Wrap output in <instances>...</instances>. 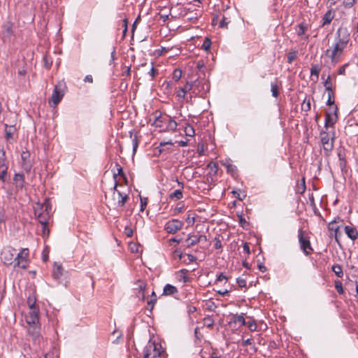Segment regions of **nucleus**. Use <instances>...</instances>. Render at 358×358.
<instances>
[{
    "label": "nucleus",
    "mask_w": 358,
    "mask_h": 358,
    "mask_svg": "<svg viewBox=\"0 0 358 358\" xmlns=\"http://www.w3.org/2000/svg\"><path fill=\"white\" fill-rule=\"evenodd\" d=\"M350 35L347 28L340 27L336 34V42L331 48L326 50L324 55L331 59L332 64L340 60L344 49L350 41Z\"/></svg>",
    "instance_id": "nucleus-1"
},
{
    "label": "nucleus",
    "mask_w": 358,
    "mask_h": 358,
    "mask_svg": "<svg viewBox=\"0 0 358 358\" xmlns=\"http://www.w3.org/2000/svg\"><path fill=\"white\" fill-rule=\"evenodd\" d=\"M166 353L161 344L150 340L143 350V358H166Z\"/></svg>",
    "instance_id": "nucleus-2"
},
{
    "label": "nucleus",
    "mask_w": 358,
    "mask_h": 358,
    "mask_svg": "<svg viewBox=\"0 0 358 358\" xmlns=\"http://www.w3.org/2000/svg\"><path fill=\"white\" fill-rule=\"evenodd\" d=\"M334 139V131L329 132L322 131L320 132V140L326 156H329L330 152L333 150Z\"/></svg>",
    "instance_id": "nucleus-3"
},
{
    "label": "nucleus",
    "mask_w": 358,
    "mask_h": 358,
    "mask_svg": "<svg viewBox=\"0 0 358 358\" xmlns=\"http://www.w3.org/2000/svg\"><path fill=\"white\" fill-rule=\"evenodd\" d=\"M29 250L28 248H22L20 252L16 253L14 267L27 269L29 266Z\"/></svg>",
    "instance_id": "nucleus-4"
},
{
    "label": "nucleus",
    "mask_w": 358,
    "mask_h": 358,
    "mask_svg": "<svg viewBox=\"0 0 358 358\" xmlns=\"http://www.w3.org/2000/svg\"><path fill=\"white\" fill-rule=\"evenodd\" d=\"M17 250L12 247H6L1 253V259L3 263L6 266H10L15 264Z\"/></svg>",
    "instance_id": "nucleus-5"
},
{
    "label": "nucleus",
    "mask_w": 358,
    "mask_h": 358,
    "mask_svg": "<svg viewBox=\"0 0 358 358\" xmlns=\"http://www.w3.org/2000/svg\"><path fill=\"white\" fill-rule=\"evenodd\" d=\"M338 110L337 106H334L333 107H329V111L326 113L324 122V127L326 129L334 127V125L337 122L338 118Z\"/></svg>",
    "instance_id": "nucleus-6"
},
{
    "label": "nucleus",
    "mask_w": 358,
    "mask_h": 358,
    "mask_svg": "<svg viewBox=\"0 0 358 358\" xmlns=\"http://www.w3.org/2000/svg\"><path fill=\"white\" fill-rule=\"evenodd\" d=\"M298 236L301 249L306 255H309L313 251L309 237L304 236V231L302 229L299 230Z\"/></svg>",
    "instance_id": "nucleus-7"
},
{
    "label": "nucleus",
    "mask_w": 358,
    "mask_h": 358,
    "mask_svg": "<svg viewBox=\"0 0 358 358\" xmlns=\"http://www.w3.org/2000/svg\"><path fill=\"white\" fill-rule=\"evenodd\" d=\"M183 222L176 219H173L167 222L165 224L164 229L169 233L174 234L181 229Z\"/></svg>",
    "instance_id": "nucleus-8"
},
{
    "label": "nucleus",
    "mask_w": 358,
    "mask_h": 358,
    "mask_svg": "<svg viewBox=\"0 0 358 358\" xmlns=\"http://www.w3.org/2000/svg\"><path fill=\"white\" fill-rule=\"evenodd\" d=\"M338 157L339 160V167L341 170V172L344 173H347V161H346V155L345 150L339 149L338 151Z\"/></svg>",
    "instance_id": "nucleus-9"
},
{
    "label": "nucleus",
    "mask_w": 358,
    "mask_h": 358,
    "mask_svg": "<svg viewBox=\"0 0 358 358\" xmlns=\"http://www.w3.org/2000/svg\"><path fill=\"white\" fill-rule=\"evenodd\" d=\"M210 84L205 80H196V89H198V92L201 96H203L210 90Z\"/></svg>",
    "instance_id": "nucleus-10"
},
{
    "label": "nucleus",
    "mask_w": 358,
    "mask_h": 358,
    "mask_svg": "<svg viewBox=\"0 0 358 358\" xmlns=\"http://www.w3.org/2000/svg\"><path fill=\"white\" fill-rule=\"evenodd\" d=\"M42 210L43 206L39 207L38 209L36 208L34 210V215L42 224L43 230H45L48 224V218L46 215Z\"/></svg>",
    "instance_id": "nucleus-11"
},
{
    "label": "nucleus",
    "mask_w": 358,
    "mask_h": 358,
    "mask_svg": "<svg viewBox=\"0 0 358 358\" xmlns=\"http://www.w3.org/2000/svg\"><path fill=\"white\" fill-rule=\"evenodd\" d=\"M63 96V91L58 86L56 85L54 88L50 101H51L56 106L61 101Z\"/></svg>",
    "instance_id": "nucleus-12"
},
{
    "label": "nucleus",
    "mask_w": 358,
    "mask_h": 358,
    "mask_svg": "<svg viewBox=\"0 0 358 358\" xmlns=\"http://www.w3.org/2000/svg\"><path fill=\"white\" fill-rule=\"evenodd\" d=\"M136 285L137 286L136 289H138V292H136V296L142 301L145 300V291L147 286L146 283L141 280H138L136 282Z\"/></svg>",
    "instance_id": "nucleus-13"
},
{
    "label": "nucleus",
    "mask_w": 358,
    "mask_h": 358,
    "mask_svg": "<svg viewBox=\"0 0 358 358\" xmlns=\"http://www.w3.org/2000/svg\"><path fill=\"white\" fill-rule=\"evenodd\" d=\"M28 324H38V309L30 310L29 315L26 317Z\"/></svg>",
    "instance_id": "nucleus-14"
},
{
    "label": "nucleus",
    "mask_w": 358,
    "mask_h": 358,
    "mask_svg": "<svg viewBox=\"0 0 358 358\" xmlns=\"http://www.w3.org/2000/svg\"><path fill=\"white\" fill-rule=\"evenodd\" d=\"M64 275V269L61 264L55 263V268L52 271V277L54 279L60 281L62 277Z\"/></svg>",
    "instance_id": "nucleus-15"
},
{
    "label": "nucleus",
    "mask_w": 358,
    "mask_h": 358,
    "mask_svg": "<svg viewBox=\"0 0 358 358\" xmlns=\"http://www.w3.org/2000/svg\"><path fill=\"white\" fill-rule=\"evenodd\" d=\"M13 181L16 188L22 189L24 187L25 179L22 173H15L13 177Z\"/></svg>",
    "instance_id": "nucleus-16"
},
{
    "label": "nucleus",
    "mask_w": 358,
    "mask_h": 358,
    "mask_svg": "<svg viewBox=\"0 0 358 358\" xmlns=\"http://www.w3.org/2000/svg\"><path fill=\"white\" fill-rule=\"evenodd\" d=\"M158 113H159V111H156L154 113L155 120H154L153 122L152 123V124L155 125L157 127H162L163 123L167 122V116L162 117L160 113L157 115Z\"/></svg>",
    "instance_id": "nucleus-17"
},
{
    "label": "nucleus",
    "mask_w": 358,
    "mask_h": 358,
    "mask_svg": "<svg viewBox=\"0 0 358 358\" xmlns=\"http://www.w3.org/2000/svg\"><path fill=\"white\" fill-rule=\"evenodd\" d=\"M344 230L347 236L352 241H355L357 238L358 231L355 227L345 226Z\"/></svg>",
    "instance_id": "nucleus-18"
},
{
    "label": "nucleus",
    "mask_w": 358,
    "mask_h": 358,
    "mask_svg": "<svg viewBox=\"0 0 358 358\" xmlns=\"http://www.w3.org/2000/svg\"><path fill=\"white\" fill-rule=\"evenodd\" d=\"M28 333L33 338H36L40 336V326L38 324H29Z\"/></svg>",
    "instance_id": "nucleus-19"
},
{
    "label": "nucleus",
    "mask_w": 358,
    "mask_h": 358,
    "mask_svg": "<svg viewBox=\"0 0 358 358\" xmlns=\"http://www.w3.org/2000/svg\"><path fill=\"white\" fill-rule=\"evenodd\" d=\"M334 17V12L332 10H328L322 17V27L329 24Z\"/></svg>",
    "instance_id": "nucleus-20"
},
{
    "label": "nucleus",
    "mask_w": 358,
    "mask_h": 358,
    "mask_svg": "<svg viewBox=\"0 0 358 358\" xmlns=\"http://www.w3.org/2000/svg\"><path fill=\"white\" fill-rule=\"evenodd\" d=\"M194 87V93H196V80L193 83H190L187 82L186 85L181 88V92H182V94H180V93H178V96L179 97H185V94L192 90Z\"/></svg>",
    "instance_id": "nucleus-21"
},
{
    "label": "nucleus",
    "mask_w": 358,
    "mask_h": 358,
    "mask_svg": "<svg viewBox=\"0 0 358 358\" xmlns=\"http://www.w3.org/2000/svg\"><path fill=\"white\" fill-rule=\"evenodd\" d=\"M320 67L317 64H312L310 68V76L312 80L317 82L319 78V74L320 72Z\"/></svg>",
    "instance_id": "nucleus-22"
},
{
    "label": "nucleus",
    "mask_w": 358,
    "mask_h": 358,
    "mask_svg": "<svg viewBox=\"0 0 358 358\" xmlns=\"http://www.w3.org/2000/svg\"><path fill=\"white\" fill-rule=\"evenodd\" d=\"M117 206L120 207H123L129 199L128 195L126 194H122L120 191H117Z\"/></svg>",
    "instance_id": "nucleus-23"
},
{
    "label": "nucleus",
    "mask_w": 358,
    "mask_h": 358,
    "mask_svg": "<svg viewBox=\"0 0 358 358\" xmlns=\"http://www.w3.org/2000/svg\"><path fill=\"white\" fill-rule=\"evenodd\" d=\"M178 292V289L170 284H166L163 290V294L166 296H170L173 295L174 294H176Z\"/></svg>",
    "instance_id": "nucleus-24"
},
{
    "label": "nucleus",
    "mask_w": 358,
    "mask_h": 358,
    "mask_svg": "<svg viewBox=\"0 0 358 358\" xmlns=\"http://www.w3.org/2000/svg\"><path fill=\"white\" fill-rule=\"evenodd\" d=\"M306 189L305 178H302L301 182H297L296 187V192L297 194H303Z\"/></svg>",
    "instance_id": "nucleus-25"
},
{
    "label": "nucleus",
    "mask_w": 358,
    "mask_h": 358,
    "mask_svg": "<svg viewBox=\"0 0 358 358\" xmlns=\"http://www.w3.org/2000/svg\"><path fill=\"white\" fill-rule=\"evenodd\" d=\"M12 24L10 22H7L3 26V34L5 37H10L13 35Z\"/></svg>",
    "instance_id": "nucleus-26"
},
{
    "label": "nucleus",
    "mask_w": 358,
    "mask_h": 358,
    "mask_svg": "<svg viewBox=\"0 0 358 358\" xmlns=\"http://www.w3.org/2000/svg\"><path fill=\"white\" fill-rule=\"evenodd\" d=\"M156 302H157V295H156L155 292L153 291L151 294L150 299L147 301L148 309L150 310V312L153 310Z\"/></svg>",
    "instance_id": "nucleus-27"
},
{
    "label": "nucleus",
    "mask_w": 358,
    "mask_h": 358,
    "mask_svg": "<svg viewBox=\"0 0 358 358\" xmlns=\"http://www.w3.org/2000/svg\"><path fill=\"white\" fill-rule=\"evenodd\" d=\"M115 167L117 168V172L113 173L114 180H117V176H122L125 180H127V177L123 172L122 166L118 163H115Z\"/></svg>",
    "instance_id": "nucleus-28"
},
{
    "label": "nucleus",
    "mask_w": 358,
    "mask_h": 358,
    "mask_svg": "<svg viewBox=\"0 0 358 358\" xmlns=\"http://www.w3.org/2000/svg\"><path fill=\"white\" fill-rule=\"evenodd\" d=\"M167 126L166 129L175 131L177 129L178 124L176 121L171 119V117L167 116Z\"/></svg>",
    "instance_id": "nucleus-29"
},
{
    "label": "nucleus",
    "mask_w": 358,
    "mask_h": 358,
    "mask_svg": "<svg viewBox=\"0 0 358 358\" xmlns=\"http://www.w3.org/2000/svg\"><path fill=\"white\" fill-rule=\"evenodd\" d=\"M5 127V137L6 140H9L10 138H13V135L15 131V128L13 126H8V124H6Z\"/></svg>",
    "instance_id": "nucleus-30"
},
{
    "label": "nucleus",
    "mask_w": 358,
    "mask_h": 358,
    "mask_svg": "<svg viewBox=\"0 0 358 358\" xmlns=\"http://www.w3.org/2000/svg\"><path fill=\"white\" fill-rule=\"evenodd\" d=\"M183 194L182 190L176 189L173 193L169 194V199L171 200H180L182 198Z\"/></svg>",
    "instance_id": "nucleus-31"
},
{
    "label": "nucleus",
    "mask_w": 358,
    "mask_h": 358,
    "mask_svg": "<svg viewBox=\"0 0 358 358\" xmlns=\"http://www.w3.org/2000/svg\"><path fill=\"white\" fill-rule=\"evenodd\" d=\"M187 243V247L190 248L196 243H198L197 236H189L188 238L185 240Z\"/></svg>",
    "instance_id": "nucleus-32"
},
{
    "label": "nucleus",
    "mask_w": 358,
    "mask_h": 358,
    "mask_svg": "<svg viewBox=\"0 0 358 358\" xmlns=\"http://www.w3.org/2000/svg\"><path fill=\"white\" fill-rule=\"evenodd\" d=\"M332 271L335 273L336 276L338 278H342L343 275V269L341 265L335 264L331 268Z\"/></svg>",
    "instance_id": "nucleus-33"
},
{
    "label": "nucleus",
    "mask_w": 358,
    "mask_h": 358,
    "mask_svg": "<svg viewBox=\"0 0 358 358\" xmlns=\"http://www.w3.org/2000/svg\"><path fill=\"white\" fill-rule=\"evenodd\" d=\"M43 61L44 67L47 69H50L52 64V58L50 56L45 55L43 56Z\"/></svg>",
    "instance_id": "nucleus-34"
},
{
    "label": "nucleus",
    "mask_w": 358,
    "mask_h": 358,
    "mask_svg": "<svg viewBox=\"0 0 358 358\" xmlns=\"http://www.w3.org/2000/svg\"><path fill=\"white\" fill-rule=\"evenodd\" d=\"M233 321L234 322H239L241 325H245L246 324V321L243 317V314L242 315H238L234 314L233 315Z\"/></svg>",
    "instance_id": "nucleus-35"
},
{
    "label": "nucleus",
    "mask_w": 358,
    "mask_h": 358,
    "mask_svg": "<svg viewBox=\"0 0 358 358\" xmlns=\"http://www.w3.org/2000/svg\"><path fill=\"white\" fill-rule=\"evenodd\" d=\"M298 52L296 50H292L287 54V62L292 64L297 57Z\"/></svg>",
    "instance_id": "nucleus-36"
},
{
    "label": "nucleus",
    "mask_w": 358,
    "mask_h": 358,
    "mask_svg": "<svg viewBox=\"0 0 358 358\" xmlns=\"http://www.w3.org/2000/svg\"><path fill=\"white\" fill-rule=\"evenodd\" d=\"M308 27L304 23H301L298 25V28L296 29V33L299 36H302L306 31Z\"/></svg>",
    "instance_id": "nucleus-37"
},
{
    "label": "nucleus",
    "mask_w": 358,
    "mask_h": 358,
    "mask_svg": "<svg viewBox=\"0 0 358 358\" xmlns=\"http://www.w3.org/2000/svg\"><path fill=\"white\" fill-rule=\"evenodd\" d=\"M188 272H189V271L185 268H182L179 271V273L182 274L181 280H182L183 282H187L190 280L189 278L187 275Z\"/></svg>",
    "instance_id": "nucleus-38"
},
{
    "label": "nucleus",
    "mask_w": 358,
    "mask_h": 358,
    "mask_svg": "<svg viewBox=\"0 0 358 358\" xmlns=\"http://www.w3.org/2000/svg\"><path fill=\"white\" fill-rule=\"evenodd\" d=\"M334 94L333 93V91L328 92V99L327 101V105L329 106L330 107H333L334 105Z\"/></svg>",
    "instance_id": "nucleus-39"
},
{
    "label": "nucleus",
    "mask_w": 358,
    "mask_h": 358,
    "mask_svg": "<svg viewBox=\"0 0 358 358\" xmlns=\"http://www.w3.org/2000/svg\"><path fill=\"white\" fill-rule=\"evenodd\" d=\"M324 86L325 87V90L328 92L333 91L331 82V76H328L326 80L324 82Z\"/></svg>",
    "instance_id": "nucleus-40"
},
{
    "label": "nucleus",
    "mask_w": 358,
    "mask_h": 358,
    "mask_svg": "<svg viewBox=\"0 0 358 358\" xmlns=\"http://www.w3.org/2000/svg\"><path fill=\"white\" fill-rule=\"evenodd\" d=\"M185 133L186 136H194L195 134L194 129L192 126L187 124L185 128Z\"/></svg>",
    "instance_id": "nucleus-41"
},
{
    "label": "nucleus",
    "mask_w": 358,
    "mask_h": 358,
    "mask_svg": "<svg viewBox=\"0 0 358 358\" xmlns=\"http://www.w3.org/2000/svg\"><path fill=\"white\" fill-rule=\"evenodd\" d=\"M271 92L272 96L274 97H278L279 95V87L276 83H272L271 85Z\"/></svg>",
    "instance_id": "nucleus-42"
},
{
    "label": "nucleus",
    "mask_w": 358,
    "mask_h": 358,
    "mask_svg": "<svg viewBox=\"0 0 358 358\" xmlns=\"http://www.w3.org/2000/svg\"><path fill=\"white\" fill-rule=\"evenodd\" d=\"M244 326H247L252 331H255L257 329V324L254 320L246 322Z\"/></svg>",
    "instance_id": "nucleus-43"
},
{
    "label": "nucleus",
    "mask_w": 358,
    "mask_h": 358,
    "mask_svg": "<svg viewBox=\"0 0 358 358\" xmlns=\"http://www.w3.org/2000/svg\"><path fill=\"white\" fill-rule=\"evenodd\" d=\"M32 167V164L30 161L22 162V168L27 173H29Z\"/></svg>",
    "instance_id": "nucleus-44"
},
{
    "label": "nucleus",
    "mask_w": 358,
    "mask_h": 358,
    "mask_svg": "<svg viewBox=\"0 0 358 358\" xmlns=\"http://www.w3.org/2000/svg\"><path fill=\"white\" fill-rule=\"evenodd\" d=\"M335 289H336L338 293L340 294H342L344 293V290L343 288V284H342V282L340 280L335 281Z\"/></svg>",
    "instance_id": "nucleus-45"
},
{
    "label": "nucleus",
    "mask_w": 358,
    "mask_h": 358,
    "mask_svg": "<svg viewBox=\"0 0 358 358\" xmlns=\"http://www.w3.org/2000/svg\"><path fill=\"white\" fill-rule=\"evenodd\" d=\"M182 77V71L179 69H176L173 72V79L176 81H178Z\"/></svg>",
    "instance_id": "nucleus-46"
},
{
    "label": "nucleus",
    "mask_w": 358,
    "mask_h": 358,
    "mask_svg": "<svg viewBox=\"0 0 358 358\" xmlns=\"http://www.w3.org/2000/svg\"><path fill=\"white\" fill-rule=\"evenodd\" d=\"M210 45H211V41H210V39L209 38H205L201 48L204 50L207 51V50H208L210 49Z\"/></svg>",
    "instance_id": "nucleus-47"
},
{
    "label": "nucleus",
    "mask_w": 358,
    "mask_h": 358,
    "mask_svg": "<svg viewBox=\"0 0 358 358\" xmlns=\"http://www.w3.org/2000/svg\"><path fill=\"white\" fill-rule=\"evenodd\" d=\"M8 168L0 169V180L4 182L6 180Z\"/></svg>",
    "instance_id": "nucleus-48"
},
{
    "label": "nucleus",
    "mask_w": 358,
    "mask_h": 358,
    "mask_svg": "<svg viewBox=\"0 0 358 358\" xmlns=\"http://www.w3.org/2000/svg\"><path fill=\"white\" fill-rule=\"evenodd\" d=\"M27 303L30 310L38 309L36 307V299L29 298L27 300Z\"/></svg>",
    "instance_id": "nucleus-49"
},
{
    "label": "nucleus",
    "mask_w": 358,
    "mask_h": 358,
    "mask_svg": "<svg viewBox=\"0 0 358 358\" xmlns=\"http://www.w3.org/2000/svg\"><path fill=\"white\" fill-rule=\"evenodd\" d=\"M30 157V153L29 151H23L21 154L22 162H28Z\"/></svg>",
    "instance_id": "nucleus-50"
},
{
    "label": "nucleus",
    "mask_w": 358,
    "mask_h": 358,
    "mask_svg": "<svg viewBox=\"0 0 358 358\" xmlns=\"http://www.w3.org/2000/svg\"><path fill=\"white\" fill-rule=\"evenodd\" d=\"M229 23V21L227 20V18L225 16H223L222 20L220 22V27L221 28H227V25Z\"/></svg>",
    "instance_id": "nucleus-51"
},
{
    "label": "nucleus",
    "mask_w": 358,
    "mask_h": 358,
    "mask_svg": "<svg viewBox=\"0 0 358 358\" xmlns=\"http://www.w3.org/2000/svg\"><path fill=\"white\" fill-rule=\"evenodd\" d=\"M132 143H133V152H134V153H135L136 152V150L138 146V138H137L136 135L134 136V137L132 140Z\"/></svg>",
    "instance_id": "nucleus-52"
},
{
    "label": "nucleus",
    "mask_w": 358,
    "mask_h": 358,
    "mask_svg": "<svg viewBox=\"0 0 358 358\" xmlns=\"http://www.w3.org/2000/svg\"><path fill=\"white\" fill-rule=\"evenodd\" d=\"M205 324L208 328H212L214 325V322L210 317L204 318Z\"/></svg>",
    "instance_id": "nucleus-53"
},
{
    "label": "nucleus",
    "mask_w": 358,
    "mask_h": 358,
    "mask_svg": "<svg viewBox=\"0 0 358 358\" xmlns=\"http://www.w3.org/2000/svg\"><path fill=\"white\" fill-rule=\"evenodd\" d=\"M124 233L127 237H131L134 232L133 229L130 227L127 226L124 228Z\"/></svg>",
    "instance_id": "nucleus-54"
},
{
    "label": "nucleus",
    "mask_w": 358,
    "mask_h": 358,
    "mask_svg": "<svg viewBox=\"0 0 358 358\" xmlns=\"http://www.w3.org/2000/svg\"><path fill=\"white\" fill-rule=\"evenodd\" d=\"M236 282H237L238 285L241 288L246 287V280L243 278H238L236 279Z\"/></svg>",
    "instance_id": "nucleus-55"
},
{
    "label": "nucleus",
    "mask_w": 358,
    "mask_h": 358,
    "mask_svg": "<svg viewBox=\"0 0 358 358\" xmlns=\"http://www.w3.org/2000/svg\"><path fill=\"white\" fill-rule=\"evenodd\" d=\"M148 204V198L141 197V211H143Z\"/></svg>",
    "instance_id": "nucleus-56"
},
{
    "label": "nucleus",
    "mask_w": 358,
    "mask_h": 358,
    "mask_svg": "<svg viewBox=\"0 0 358 358\" xmlns=\"http://www.w3.org/2000/svg\"><path fill=\"white\" fill-rule=\"evenodd\" d=\"M357 1V0H344L343 3L345 7L351 8Z\"/></svg>",
    "instance_id": "nucleus-57"
},
{
    "label": "nucleus",
    "mask_w": 358,
    "mask_h": 358,
    "mask_svg": "<svg viewBox=\"0 0 358 358\" xmlns=\"http://www.w3.org/2000/svg\"><path fill=\"white\" fill-rule=\"evenodd\" d=\"M239 224L243 227L245 228V225L248 224L243 215H238Z\"/></svg>",
    "instance_id": "nucleus-58"
},
{
    "label": "nucleus",
    "mask_w": 358,
    "mask_h": 358,
    "mask_svg": "<svg viewBox=\"0 0 358 358\" xmlns=\"http://www.w3.org/2000/svg\"><path fill=\"white\" fill-rule=\"evenodd\" d=\"M6 157H3V155L0 157V169L8 168V166L6 164Z\"/></svg>",
    "instance_id": "nucleus-59"
},
{
    "label": "nucleus",
    "mask_w": 358,
    "mask_h": 358,
    "mask_svg": "<svg viewBox=\"0 0 358 358\" xmlns=\"http://www.w3.org/2000/svg\"><path fill=\"white\" fill-rule=\"evenodd\" d=\"M225 166L228 172L233 173L236 170V167L231 164H225Z\"/></svg>",
    "instance_id": "nucleus-60"
},
{
    "label": "nucleus",
    "mask_w": 358,
    "mask_h": 358,
    "mask_svg": "<svg viewBox=\"0 0 358 358\" xmlns=\"http://www.w3.org/2000/svg\"><path fill=\"white\" fill-rule=\"evenodd\" d=\"M348 64H345L340 66L338 70V75H345V69L348 66Z\"/></svg>",
    "instance_id": "nucleus-61"
},
{
    "label": "nucleus",
    "mask_w": 358,
    "mask_h": 358,
    "mask_svg": "<svg viewBox=\"0 0 358 358\" xmlns=\"http://www.w3.org/2000/svg\"><path fill=\"white\" fill-rule=\"evenodd\" d=\"M158 73V70L155 69L154 66H152L150 71L148 72V74L152 78H154L156 76V74Z\"/></svg>",
    "instance_id": "nucleus-62"
},
{
    "label": "nucleus",
    "mask_w": 358,
    "mask_h": 358,
    "mask_svg": "<svg viewBox=\"0 0 358 358\" xmlns=\"http://www.w3.org/2000/svg\"><path fill=\"white\" fill-rule=\"evenodd\" d=\"M215 248L216 249H220L222 248V243L221 241L219 239V238H215Z\"/></svg>",
    "instance_id": "nucleus-63"
},
{
    "label": "nucleus",
    "mask_w": 358,
    "mask_h": 358,
    "mask_svg": "<svg viewBox=\"0 0 358 358\" xmlns=\"http://www.w3.org/2000/svg\"><path fill=\"white\" fill-rule=\"evenodd\" d=\"M227 280V276H226L224 273H220L217 275V278H216V281L219 282V281H222V280Z\"/></svg>",
    "instance_id": "nucleus-64"
}]
</instances>
